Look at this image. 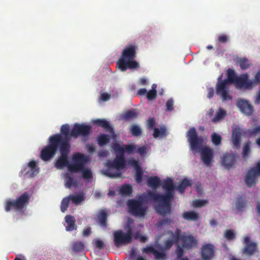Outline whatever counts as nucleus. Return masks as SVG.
Masks as SVG:
<instances>
[{"instance_id": "bb28decb", "label": "nucleus", "mask_w": 260, "mask_h": 260, "mask_svg": "<svg viewBox=\"0 0 260 260\" xmlns=\"http://www.w3.org/2000/svg\"><path fill=\"white\" fill-rule=\"evenodd\" d=\"M39 169H32V168L25 167L21 171V172L24 173V177L30 178L36 176L39 173Z\"/></svg>"}, {"instance_id": "9b49d317", "label": "nucleus", "mask_w": 260, "mask_h": 260, "mask_svg": "<svg viewBox=\"0 0 260 260\" xmlns=\"http://www.w3.org/2000/svg\"><path fill=\"white\" fill-rule=\"evenodd\" d=\"M113 238L114 245L117 248L129 244L132 242L133 229L128 224L126 233H124L121 230L115 231L113 233Z\"/></svg>"}, {"instance_id": "f257e3e1", "label": "nucleus", "mask_w": 260, "mask_h": 260, "mask_svg": "<svg viewBox=\"0 0 260 260\" xmlns=\"http://www.w3.org/2000/svg\"><path fill=\"white\" fill-rule=\"evenodd\" d=\"M191 181L187 178L182 179L177 187L173 183V179L171 178H167L164 180L161 184L162 188L166 190L165 194L160 195L158 193L149 191L148 198L151 201L157 202L159 205L157 207V212L165 216L167 214L170 213L171 202L174 199L175 189H177L179 192L182 194L185 192V189L191 186Z\"/></svg>"}, {"instance_id": "5701e85b", "label": "nucleus", "mask_w": 260, "mask_h": 260, "mask_svg": "<svg viewBox=\"0 0 260 260\" xmlns=\"http://www.w3.org/2000/svg\"><path fill=\"white\" fill-rule=\"evenodd\" d=\"M182 218L187 221H197L199 218V214L194 211H185L182 215Z\"/></svg>"}, {"instance_id": "bf43d9fd", "label": "nucleus", "mask_w": 260, "mask_h": 260, "mask_svg": "<svg viewBox=\"0 0 260 260\" xmlns=\"http://www.w3.org/2000/svg\"><path fill=\"white\" fill-rule=\"evenodd\" d=\"M111 97V95L107 92H104L101 94V99L103 101H108Z\"/></svg>"}, {"instance_id": "3c124183", "label": "nucleus", "mask_w": 260, "mask_h": 260, "mask_svg": "<svg viewBox=\"0 0 260 260\" xmlns=\"http://www.w3.org/2000/svg\"><path fill=\"white\" fill-rule=\"evenodd\" d=\"M207 201L206 200H196L193 202V206L195 207H202L204 206Z\"/></svg>"}, {"instance_id": "f3484780", "label": "nucleus", "mask_w": 260, "mask_h": 260, "mask_svg": "<svg viewBox=\"0 0 260 260\" xmlns=\"http://www.w3.org/2000/svg\"><path fill=\"white\" fill-rule=\"evenodd\" d=\"M236 106L242 113L248 116H251L254 111L253 106L247 101L241 98L238 99Z\"/></svg>"}, {"instance_id": "49530a36", "label": "nucleus", "mask_w": 260, "mask_h": 260, "mask_svg": "<svg viewBox=\"0 0 260 260\" xmlns=\"http://www.w3.org/2000/svg\"><path fill=\"white\" fill-rule=\"evenodd\" d=\"M113 149L115 152L118 153L117 154L124 155V147H121L119 144L115 143L113 144Z\"/></svg>"}, {"instance_id": "37998d69", "label": "nucleus", "mask_w": 260, "mask_h": 260, "mask_svg": "<svg viewBox=\"0 0 260 260\" xmlns=\"http://www.w3.org/2000/svg\"><path fill=\"white\" fill-rule=\"evenodd\" d=\"M170 233L171 235L173 236V239L171 240H167L165 241L164 243V246L166 249H169L171 248V247L173 246V244L175 242H174V234L173 232L170 231L169 232Z\"/></svg>"}, {"instance_id": "4be33fe9", "label": "nucleus", "mask_w": 260, "mask_h": 260, "mask_svg": "<svg viewBox=\"0 0 260 260\" xmlns=\"http://www.w3.org/2000/svg\"><path fill=\"white\" fill-rule=\"evenodd\" d=\"M96 125L101 126L105 130H109L110 133H114V130L110 123L105 119H97L93 121Z\"/></svg>"}, {"instance_id": "4c0bfd02", "label": "nucleus", "mask_w": 260, "mask_h": 260, "mask_svg": "<svg viewBox=\"0 0 260 260\" xmlns=\"http://www.w3.org/2000/svg\"><path fill=\"white\" fill-rule=\"evenodd\" d=\"M130 132L132 135L135 137H138L142 134V129L140 127L136 124H132L131 126Z\"/></svg>"}, {"instance_id": "7ed1b4c3", "label": "nucleus", "mask_w": 260, "mask_h": 260, "mask_svg": "<svg viewBox=\"0 0 260 260\" xmlns=\"http://www.w3.org/2000/svg\"><path fill=\"white\" fill-rule=\"evenodd\" d=\"M186 137L192 150H200L201 158L203 162L209 166L213 161L214 153L213 150L209 147H202L203 139L202 136H198L196 128L190 127L186 134Z\"/></svg>"}, {"instance_id": "cd10ccee", "label": "nucleus", "mask_w": 260, "mask_h": 260, "mask_svg": "<svg viewBox=\"0 0 260 260\" xmlns=\"http://www.w3.org/2000/svg\"><path fill=\"white\" fill-rule=\"evenodd\" d=\"M65 185L67 187L71 188L72 186H77L78 182L76 179H75L69 175H66Z\"/></svg>"}, {"instance_id": "774afa93", "label": "nucleus", "mask_w": 260, "mask_h": 260, "mask_svg": "<svg viewBox=\"0 0 260 260\" xmlns=\"http://www.w3.org/2000/svg\"><path fill=\"white\" fill-rule=\"evenodd\" d=\"M255 83H260V70L258 71L257 73L255 74L254 76V80Z\"/></svg>"}, {"instance_id": "680f3d73", "label": "nucleus", "mask_w": 260, "mask_h": 260, "mask_svg": "<svg viewBox=\"0 0 260 260\" xmlns=\"http://www.w3.org/2000/svg\"><path fill=\"white\" fill-rule=\"evenodd\" d=\"M91 233L90 228H87L83 231V235L85 237L89 236Z\"/></svg>"}, {"instance_id": "052dcab7", "label": "nucleus", "mask_w": 260, "mask_h": 260, "mask_svg": "<svg viewBox=\"0 0 260 260\" xmlns=\"http://www.w3.org/2000/svg\"><path fill=\"white\" fill-rule=\"evenodd\" d=\"M27 168H32V169H39L37 167V163L35 160H31L27 165Z\"/></svg>"}, {"instance_id": "09e8293b", "label": "nucleus", "mask_w": 260, "mask_h": 260, "mask_svg": "<svg viewBox=\"0 0 260 260\" xmlns=\"http://www.w3.org/2000/svg\"><path fill=\"white\" fill-rule=\"evenodd\" d=\"M157 95V91L156 90H150L148 92H147V98L148 100H154Z\"/></svg>"}, {"instance_id": "2eb2a0df", "label": "nucleus", "mask_w": 260, "mask_h": 260, "mask_svg": "<svg viewBox=\"0 0 260 260\" xmlns=\"http://www.w3.org/2000/svg\"><path fill=\"white\" fill-rule=\"evenodd\" d=\"M71 146H68L67 144L62 143L60 146V156L57 159L55 166L58 169H61L63 167L69 165L68 160V155L70 152Z\"/></svg>"}, {"instance_id": "338daca9", "label": "nucleus", "mask_w": 260, "mask_h": 260, "mask_svg": "<svg viewBox=\"0 0 260 260\" xmlns=\"http://www.w3.org/2000/svg\"><path fill=\"white\" fill-rule=\"evenodd\" d=\"M160 131L158 128H154V132L153 134V136L154 138H156L160 136Z\"/></svg>"}, {"instance_id": "c9c22d12", "label": "nucleus", "mask_w": 260, "mask_h": 260, "mask_svg": "<svg viewBox=\"0 0 260 260\" xmlns=\"http://www.w3.org/2000/svg\"><path fill=\"white\" fill-rule=\"evenodd\" d=\"M120 191L122 195L130 196L133 192V188L129 184H125L122 186Z\"/></svg>"}, {"instance_id": "f704fd0d", "label": "nucleus", "mask_w": 260, "mask_h": 260, "mask_svg": "<svg viewBox=\"0 0 260 260\" xmlns=\"http://www.w3.org/2000/svg\"><path fill=\"white\" fill-rule=\"evenodd\" d=\"M137 117V114L134 110H128L123 114L122 118L125 120H129L136 118Z\"/></svg>"}, {"instance_id": "79ce46f5", "label": "nucleus", "mask_w": 260, "mask_h": 260, "mask_svg": "<svg viewBox=\"0 0 260 260\" xmlns=\"http://www.w3.org/2000/svg\"><path fill=\"white\" fill-rule=\"evenodd\" d=\"M82 173V177L84 179H90L92 178V174L90 169H86L85 166L83 170L80 172Z\"/></svg>"}, {"instance_id": "864d4df0", "label": "nucleus", "mask_w": 260, "mask_h": 260, "mask_svg": "<svg viewBox=\"0 0 260 260\" xmlns=\"http://www.w3.org/2000/svg\"><path fill=\"white\" fill-rule=\"evenodd\" d=\"M174 101L172 99H170L166 103V110L172 111L173 110Z\"/></svg>"}, {"instance_id": "20e7f679", "label": "nucleus", "mask_w": 260, "mask_h": 260, "mask_svg": "<svg viewBox=\"0 0 260 260\" xmlns=\"http://www.w3.org/2000/svg\"><path fill=\"white\" fill-rule=\"evenodd\" d=\"M137 46L136 45H128L122 51L121 56L117 62V66L122 72L127 69L137 70L139 68V63L135 60L137 55Z\"/></svg>"}, {"instance_id": "a211bd4d", "label": "nucleus", "mask_w": 260, "mask_h": 260, "mask_svg": "<svg viewBox=\"0 0 260 260\" xmlns=\"http://www.w3.org/2000/svg\"><path fill=\"white\" fill-rule=\"evenodd\" d=\"M241 128L236 127L234 128L232 132V142L233 146L236 149H239L240 147V143L241 136H246L244 135V132Z\"/></svg>"}, {"instance_id": "0e129e2a", "label": "nucleus", "mask_w": 260, "mask_h": 260, "mask_svg": "<svg viewBox=\"0 0 260 260\" xmlns=\"http://www.w3.org/2000/svg\"><path fill=\"white\" fill-rule=\"evenodd\" d=\"M171 220L170 219L167 218L161 220L159 221V225H162L165 224H170L171 223Z\"/></svg>"}, {"instance_id": "6e6d98bb", "label": "nucleus", "mask_w": 260, "mask_h": 260, "mask_svg": "<svg viewBox=\"0 0 260 260\" xmlns=\"http://www.w3.org/2000/svg\"><path fill=\"white\" fill-rule=\"evenodd\" d=\"M94 246L98 249H103L105 244L101 240H96L94 242Z\"/></svg>"}, {"instance_id": "f03ea898", "label": "nucleus", "mask_w": 260, "mask_h": 260, "mask_svg": "<svg viewBox=\"0 0 260 260\" xmlns=\"http://www.w3.org/2000/svg\"><path fill=\"white\" fill-rule=\"evenodd\" d=\"M91 132V127L90 125L75 123L74 124L71 132H70V126L69 124H63L61 126L60 133L56 134L59 137V143L61 145L62 143L71 146L70 142L71 138L77 139L81 136L83 138V141H86L88 139V136Z\"/></svg>"}, {"instance_id": "2f4dec72", "label": "nucleus", "mask_w": 260, "mask_h": 260, "mask_svg": "<svg viewBox=\"0 0 260 260\" xmlns=\"http://www.w3.org/2000/svg\"><path fill=\"white\" fill-rule=\"evenodd\" d=\"M250 144L251 142L249 141L245 143L244 144L242 153V157L244 158H247L249 156V155L251 152Z\"/></svg>"}, {"instance_id": "1a4fd4ad", "label": "nucleus", "mask_w": 260, "mask_h": 260, "mask_svg": "<svg viewBox=\"0 0 260 260\" xmlns=\"http://www.w3.org/2000/svg\"><path fill=\"white\" fill-rule=\"evenodd\" d=\"M30 195L27 192H24L18 197L15 200H8L5 203V210L9 212L12 209L15 211H21L27 206L29 202Z\"/></svg>"}, {"instance_id": "f8f14e48", "label": "nucleus", "mask_w": 260, "mask_h": 260, "mask_svg": "<svg viewBox=\"0 0 260 260\" xmlns=\"http://www.w3.org/2000/svg\"><path fill=\"white\" fill-rule=\"evenodd\" d=\"M222 75L218 78L217 83L216 85V93L219 95L223 101L232 100V96L229 93V85L231 83L229 77L227 79L221 80Z\"/></svg>"}, {"instance_id": "a18cd8bd", "label": "nucleus", "mask_w": 260, "mask_h": 260, "mask_svg": "<svg viewBox=\"0 0 260 260\" xmlns=\"http://www.w3.org/2000/svg\"><path fill=\"white\" fill-rule=\"evenodd\" d=\"M124 152H127L128 154L133 153L136 150V146L134 144L125 145L123 146Z\"/></svg>"}, {"instance_id": "e2e57ef3", "label": "nucleus", "mask_w": 260, "mask_h": 260, "mask_svg": "<svg viewBox=\"0 0 260 260\" xmlns=\"http://www.w3.org/2000/svg\"><path fill=\"white\" fill-rule=\"evenodd\" d=\"M208 98L209 99H211L213 97L214 94V90L213 88L210 87L208 89Z\"/></svg>"}, {"instance_id": "de8ad7c7", "label": "nucleus", "mask_w": 260, "mask_h": 260, "mask_svg": "<svg viewBox=\"0 0 260 260\" xmlns=\"http://www.w3.org/2000/svg\"><path fill=\"white\" fill-rule=\"evenodd\" d=\"M156 260H160L161 259H166V254L163 252L158 251L156 250L153 254Z\"/></svg>"}, {"instance_id": "0eeeda50", "label": "nucleus", "mask_w": 260, "mask_h": 260, "mask_svg": "<svg viewBox=\"0 0 260 260\" xmlns=\"http://www.w3.org/2000/svg\"><path fill=\"white\" fill-rule=\"evenodd\" d=\"M126 166L124 155L116 154L113 160H108L107 162V169L105 170L104 174L110 178H114L120 177L121 173L118 171H113V169L119 170L124 169Z\"/></svg>"}, {"instance_id": "5fc2aeb1", "label": "nucleus", "mask_w": 260, "mask_h": 260, "mask_svg": "<svg viewBox=\"0 0 260 260\" xmlns=\"http://www.w3.org/2000/svg\"><path fill=\"white\" fill-rule=\"evenodd\" d=\"M136 152L139 154L141 156H143L147 153V148L144 146L139 147L136 149Z\"/></svg>"}, {"instance_id": "4468645a", "label": "nucleus", "mask_w": 260, "mask_h": 260, "mask_svg": "<svg viewBox=\"0 0 260 260\" xmlns=\"http://www.w3.org/2000/svg\"><path fill=\"white\" fill-rule=\"evenodd\" d=\"M260 176V161L251 168L247 173L245 176V182L248 187H251L256 184V179Z\"/></svg>"}, {"instance_id": "ddd939ff", "label": "nucleus", "mask_w": 260, "mask_h": 260, "mask_svg": "<svg viewBox=\"0 0 260 260\" xmlns=\"http://www.w3.org/2000/svg\"><path fill=\"white\" fill-rule=\"evenodd\" d=\"M73 159L74 163L68 165L69 171L71 173L80 172L87 162L86 157L83 154L77 153L73 155Z\"/></svg>"}, {"instance_id": "9d476101", "label": "nucleus", "mask_w": 260, "mask_h": 260, "mask_svg": "<svg viewBox=\"0 0 260 260\" xmlns=\"http://www.w3.org/2000/svg\"><path fill=\"white\" fill-rule=\"evenodd\" d=\"M174 242L175 244L181 243L183 248L191 249L198 245V241L196 238L190 234H181V231L177 229L175 231Z\"/></svg>"}, {"instance_id": "58836bf2", "label": "nucleus", "mask_w": 260, "mask_h": 260, "mask_svg": "<svg viewBox=\"0 0 260 260\" xmlns=\"http://www.w3.org/2000/svg\"><path fill=\"white\" fill-rule=\"evenodd\" d=\"M69 197L64 198L61 201L60 205V210L62 212H64L68 209L70 203Z\"/></svg>"}, {"instance_id": "7c9ffc66", "label": "nucleus", "mask_w": 260, "mask_h": 260, "mask_svg": "<svg viewBox=\"0 0 260 260\" xmlns=\"http://www.w3.org/2000/svg\"><path fill=\"white\" fill-rule=\"evenodd\" d=\"M238 63L241 69L243 71L248 69L251 65L249 60L245 57H243L239 59Z\"/></svg>"}, {"instance_id": "13d9d810", "label": "nucleus", "mask_w": 260, "mask_h": 260, "mask_svg": "<svg viewBox=\"0 0 260 260\" xmlns=\"http://www.w3.org/2000/svg\"><path fill=\"white\" fill-rule=\"evenodd\" d=\"M218 40L220 43H225L228 41V37L226 35H221L219 36Z\"/></svg>"}, {"instance_id": "e433bc0d", "label": "nucleus", "mask_w": 260, "mask_h": 260, "mask_svg": "<svg viewBox=\"0 0 260 260\" xmlns=\"http://www.w3.org/2000/svg\"><path fill=\"white\" fill-rule=\"evenodd\" d=\"M244 135H246L248 137H251L258 133H260V126H258L253 129H249L244 131Z\"/></svg>"}, {"instance_id": "a19ab883", "label": "nucleus", "mask_w": 260, "mask_h": 260, "mask_svg": "<svg viewBox=\"0 0 260 260\" xmlns=\"http://www.w3.org/2000/svg\"><path fill=\"white\" fill-rule=\"evenodd\" d=\"M143 172L141 167H139L136 170L135 179L137 183H140L143 181Z\"/></svg>"}, {"instance_id": "c03bdc74", "label": "nucleus", "mask_w": 260, "mask_h": 260, "mask_svg": "<svg viewBox=\"0 0 260 260\" xmlns=\"http://www.w3.org/2000/svg\"><path fill=\"white\" fill-rule=\"evenodd\" d=\"M224 237L229 241L233 240L236 236L234 231L232 230H226L224 232Z\"/></svg>"}, {"instance_id": "6ab92c4d", "label": "nucleus", "mask_w": 260, "mask_h": 260, "mask_svg": "<svg viewBox=\"0 0 260 260\" xmlns=\"http://www.w3.org/2000/svg\"><path fill=\"white\" fill-rule=\"evenodd\" d=\"M222 165L228 170L235 167L236 164V157L234 154L226 153L221 158Z\"/></svg>"}, {"instance_id": "a878e982", "label": "nucleus", "mask_w": 260, "mask_h": 260, "mask_svg": "<svg viewBox=\"0 0 260 260\" xmlns=\"http://www.w3.org/2000/svg\"><path fill=\"white\" fill-rule=\"evenodd\" d=\"M107 213L104 211H102L98 215V222L100 226L102 228H106L107 226Z\"/></svg>"}, {"instance_id": "423d86ee", "label": "nucleus", "mask_w": 260, "mask_h": 260, "mask_svg": "<svg viewBox=\"0 0 260 260\" xmlns=\"http://www.w3.org/2000/svg\"><path fill=\"white\" fill-rule=\"evenodd\" d=\"M147 197L142 194L137 199H129L126 203L128 211L132 215L137 217H144L148 209Z\"/></svg>"}, {"instance_id": "6e6552de", "label": "nucleus", "mask_w": 260, "mask_h": 260, "mask_svg": "<svg viewBox=\"0 0 260 260\" xmlns=\"http://www.w3.org/2000/svg\"><path fill=\"white\" fill-rule=\"evenodd\" d=\"M59 137L52 135L49 138L48 145L44 147L40 154L41 158L44 161H48L55 154L57 149L60 150Z\"/></svg>"}, {"instance_id": "c756f323", "label": "nucleus", "mask_w": 260, "mask_h": 260, "mask_svg": "<svg viewBox=\"0 0 260 260\" xmlns=\"http://www.w3.org/2000/svg\"><path fill=\"white\" fill-rule=\"evenodd\" d=\"M247 204V201L245 198L240 197L238 198L236 202V206L237 209L239 211H243V209L245 207Z\"/></svg>"}, {"instance_id": "c85d7f7f", "label": "nucleus", "mask_w": 260, "mask_h": 260, "mask_svg": "<svg viewBox=\"0 0 260 260\" xmlns=\"http://www.w3.org/2000/svg\"><path fill=\"white\" fill-rule=\"evenodd\" d=\"M70 200L73 203L76 205L80 204L84 200V196L83 193H80L77 195L70 194L69 196Z\"/></svg>"}, {"instance_id": "473e14b6", "label": "nucleus", "mask_w": 260, "mask_h": 260, "mask_svg": "<svg viewBox=\"0 0 260 260\" xmlns=\"http://www.w3.org/2000/svg\"><path fill=\"white\" fill-rule=\"evenodd\" d=\"M72 249L76 253L80 252L84 250V244L81 241L75 242L73 244Z\"/></svg>"}, {"instance_id": "603ef678", "label": "nucleus", "mask_w": 260, "mask_h": 260, "mask_svg": "<svg viewBox=\"0 0 260 260\" xmlns=\"http://www.w3.org/2000/svg\"><path fill=\"white\" fill-rule=\"evenodd\" d=\"M155 250L156 249L152 246H147L142 249V252L147 254L152 253L153 254Z\"/></svg>"}, {"instance_id": "ea45409f", "label": "nucleus", "mask_w": 260, "mask_h": 260, "mask_svg": "<svg viewBox=\"0 0 260 260\" xmlns=\"http://www.w3.org/2000/svg\"><path fill=\"white\" fill-rule=\"evenodd\" d=\"M211 141L215 146H218L221 142V137L219 135L214 133L211 135Z\"/></svg>"}, {"instance_id": "8fccbe9b", "label": "nucleus", "mask_w": 260, "mask_h": 260, "mask_svg": "<svg viewBox=\"0 0 260 260\" xmlns=\"http://www.w3.org/2000/svg\"><path fill=\"white\" fill-rule=\"evenodd\" d=\"M177 245V248L176 249V253L177 255V258H181L184 254V250L182 247H181L180 245L178 244H176Z\"/></svg>"}, {"instance_id": "b1692460", "label": "nucleus", "mask_w": 260, "mask_h": 260, "mask_svg": "<svg viewBox=\"0 0 260 260\" xmlns=\"http://www.w3.org/2000/svg\"><path fill=\"white\" fill-rule=\"evenodd\" d=\"M226 115V111L221 108H219V109L216 112L215 116L212 118V121L213 123H217L221 120L223 119Z\"/></svg>"}, {"instance_id": "69168bd1", "label": "nucleus", "mask_w": 260, "mask_h": 260, "mask_svg": "<svg viewBox=\"0 0 260 260\" xmlns=\"http://www.w3.org/2000/svg\"><path fill=\"white\" fill-rule=\"evenodd\" d=\"M147 90L145 88H141L137 92V95H144L147 94Z\"/></svg>"}, {"instance_id": "393cba45", "label": "nucleus", "mask_w": 260, "mask_h": 260, "mask_svg": "<svg viewBox=\"0 0 260 260\" xmlns=\"http://www.w3.org/2000/svg\"><path fill=\"white\" fill-rule=\"evenodd\" d=\"M160 183L161 180L157 176L150 177L147 180V185L153 189L157 188Z\"/></svg>"}, {"instance_id": "72a5a7b5", "label": "nucleus", "mask_w": 260, "mask_h": 260, "mask_svg": "<svg viewBox=\"0 0 260 260\" xmlns=\"http://www.w3.org/2000/svg\"><path fill=\"white\" fill-rule=\"evenodd\" d=\"M110 141V138L107 135L102 134L98 139V143L100 146L102 147L107 144Z\"/></svg>"}, {"instance_id": "412c9836", "label": "nucleus", "mask_w": 260, "mask_h": 260, "mask_svg": "<svg viewBox=\"0 0 260 260\" xmlns=\"http://www.w3.org/2000/svg\"><path fill=\"white\" fill-rule=\"evenodd\" d=\"M64 219L67 223V225H66V230L67 231L71 232L77 229V226L75 224L76 220L74 216L67 215L65 217Z\"/></svg>"}, {"instance_id": "4d7b16f0", "label": "nucleus", "mask_w": 260, "mask_h": 260, "mask_svg": "<svg viewBox=\"0 0 260 260\" xmlns=\"http://www.w3.org/2000/svg\"><path fill=\"white\" fill-rule=\"evenodd\" d=\"M155 124V120L154 118H149L148 119V127L149 128H152Z\"/></svg>"}, {"instance_id": "aec40b11", "label": "nucleus", "mask_w": 260, "mask_h": 260, "mask_svg": "<svg viewBox=\"0 0 260 260\" xmlns=\"http://www.w3.org/2000/svg\"><path fill=\"white\" fill-rule=\"evenodd\" d=\"M245 246L244 248V253L248 255H252L257 250V245L255 243L250 241L249 237L244 238Z\"/></svg>"}, {"instance_id": "dca6fc26", "label": "nucleus", "mask_w": 260, "mask_h": 260, "mask_svg": "<svg viewBox=\"0 0 260 260\" xmlns=\"http://www.w3.org/2000/svg\"><path fill=\"white\" fill-rule=\"evenodd\" d=\"M215 248L212 244L203 245L201 248V256L202 260H212L215 256Z\"/></svg>"}, {"instance_id": "39448f33", "label": "nucleus", "mask_w": 260, "mask_h": 260, "mask_svg": "<svg viewBox=\"0 0 260 260\" xmlns=\"http://www.w3.org/2000/svg\"><path fill=\"white\" fill-rule=\"evenodd\" d=\"M226 76L231 83H233L238 89H251L255 85V81L249 79L248 73H243L237 76L235 71L229 69L226 71Z\"/></svg>"}]
</instances>
